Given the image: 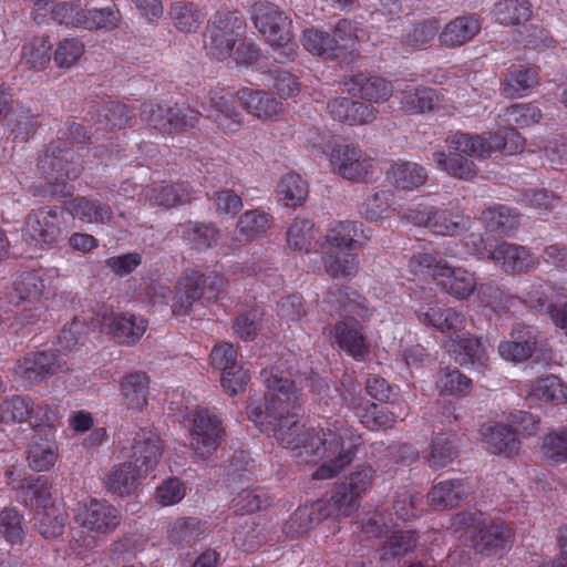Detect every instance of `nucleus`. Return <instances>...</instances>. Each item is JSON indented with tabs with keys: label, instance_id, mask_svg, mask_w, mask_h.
Here are the masks:
<instances>
[{
	"label": "nucleus",
	"instance_id": "obj_1",
	"mask_svg": "<svg viewBox=\"0 0 567 567\" xmlns=\"http://www.w3.org/2000/svg\"><path fill=\"white\" fill-rule=\"evenodd\" d=\"M264 382L268 390L266 410L255 408L250 419L260 425L267 421L275 439L286 449H302L300 454L315 458H327L312 474L315 480H328L348 466L361 444V436L344 421H326L324 426L305 430L296 417L303 401L293 381L275 373L265 372Z\"/></svg>",
	"mask_w": 567,
	"mask_h": 567
},
{
	"label": "nucleus",
	"instance_id": "obj_2",
	"mask_svg": "<svg viewBox=\"0 0 567 567\" xmlns=\"http://www.w3.org/2000/svg\"><path fill=\"white\" fill-rule=\"evenodd\" d=\"M375 471L363 466L352 472L344 481L336 484L328 501H317L299 506L285 525V532L292 537L299 536L329 517H348L360 506V498L373 482Z\"/></svg>",
	"mask_w": 567,
	"mask_h": 567
},
{
	"label": "nucleus",
	"instance_id": "obj_3",
	"mask_svg": "<svg viewBox=\"0 0 567 567\" xmlns=\"http://www.w3.org/2000/svg\"><path fill=\"white\" fill-rule=\"evenodd\" d=\"M38 169L47 183V193L51 196H71L73 187L68 181L76 179L83 165L80 155L65 142H52L43 156L39 158Z\"/></svg>",
	"mask_w": 567,
	"mask_h": 567
},
{
	"label": "nucleus",
	"instance_id": "obj_4",
	"mask_svg": "<svg viewBox=\"0 0 567 567\" xmlns=\"http://www.w3.org/2000/svg\"><path fill=\"white\" fill-rule=\"evenodd\" d=\"M252 20L257 30L268 39L275 62L285 64L297 55L298 45L292 39L291 21L271 2L252 6Z\"/></svg>",
	"mask_w": 567,
	"mask_h": 567
},
{
	"label": "nucleus",
	"instance_id": "obj_5",
	"mask_svg": "<svg viewBox=\"0 0 567 567\" xmlns=\"http://www.w3.org/2000/svg\"><path fill=\"white\" fill-rule=\"evenodd\" d=\"M225 286L224 277L215 271L202 274L190 270L179 280L174 298L173 312L187 316L196 302L216 301Z\"/></svg>",
	"mask_w": 567,
	"mask_h": 567
},
{
	"label": "nucleus",
	"instance_id": "obj_6",
	"mask_svg": "<svg viewBox=\"0 0 567 567\" xmlns=\"http://www.w3.org/2000/svg\"><path fill=\"white\" fill-rule=\"evenodd\" d=\"M64 227L65 213L61 207H42L29 214L23 235L28 245L27 252L33 256L37 247L55 246L63 238Z\"/></svg>",
	"mask_w": 567,
	"mask_h": 567
},
{
	"label": "nucleus",
	"instance_id": "obj_7",
	"mask_svg": "<svg viewBox=\"0 0 567 567\" xmlns=\"http://www.w3.org/2000/svg\"><path fill=\"white\" fill-rule=\"evenodd\" d=\"M52 19L69 28L86 30L113 29L121 20L115 4L101 9H84L79 2L62 1L51 9Z\"/></svg>",
	"mask_w": 567,
	"mask_h": 567
},
{
	"label": "nucleus",
	"instance_id": "obj_8",
	"mask_svg": "<svg viewBox=\"0 0 567 567\" xmlns=\"http://www.w3.org/2000/svg\"><path fill=\"white\" fill-rule=\"evenodd\" d=\"M44 280L37 272H22L17 277L12 288L4 293V300L8 306L16 308L22 307L20 322L32 324L38 317L37 307L39 298L44 290Z\"/></svg>",
	"mask_w": 567,
	"mask_h": 567
},
{
	"label": "nucleus",
	"instance_id": "obj_9",
	"mask_svg": "<svg viewBox=\"0 0 567 567\" xmlns=\"http://www.w3.org/2000/svg\"><path fill=\"white\" fill-rule=\"evenodd\" d=\"M414 224L441 236H460L471 227V218L458 210L424 206L412 213Z\"/></svg>",
	"mask_w": 567,
	"mask_h": 567
},
{
	"label": "nucleus",
	"instance_id": "obj_10",
	"mask_svg": "<svg viewBox=\"0 0 567 567\" xmlns=\"http://www.w3.org/2000/svg\"><path fill=\"white\" fill-rule=\"evenodd\" d=\"M76 523L96 536L115 530L122 520L120 511L105 499L91 498L78 506Z\"/></svg>",
	"mask_w": 567,
	"mask_h": 567
},
{
	"label": "nucleus",
	"instance_id": "obj_11",
	"mask_svg": "<svg viewBox=\"0 0 567 567\" xmlns=\"http://www.w3.org/2000/svg\"><path fill=\"white\" fill-rule=\"evenodd\" d=\"M190 445L196 455L206 458L212 455L220 444L224 433L220 419L208 409H198L192 417Z\"/></svg>",
	"mask_w": 567,
	"mask_h": 567
},
{
	"label": "nucleus",
	"instance_id": "obj_12",
	"mask_svg": "<svg viewBox=\"0 0 567 567\" xmlns=\"http://www.w3.org/2000/svg\"><path fill=\"white\" fill-rule=\"evenodd\" d=\"M514 533L504 520L483 523L472 536L473 549L482 557H503L513 545Z\"/></svg>",
	"mask_w": 567,
	"mask_h": 567
},
{
	"label": "nucleus",
	"instance_id": "obj_13",
	"mask_svg": "<svg viewBox=\"0 0 567 567\" xmlns=\"http://www.w3.org/2000/svg\"><path fill=\"white\" fill-rule=\"evenodd\" d=\"M537 351L545 352L539 340V331L534 326L516 324L509 339L498 344L499 355L511 362L519 363L532 358Z\"/></svg>",
	"mask_w": 567,
	"mask_h": 567
},
{
	"label": "nucleus",
	"instance_id": "obj_14",
	"mask_svg": "<svg viewBox=\"0 0 567 567\" xmlns=\"http://www.w3.org/2000/svg\"><path fill=\"white\" fill-rule=\"evenodd\" d=\"M330 163L334 173L355 182L363 181L373 168L372 161L352 144L336 145L330 154Z\"/></svg>",
	"mask_w": 567,
	"mask_h": 567
},
{
	"label": "nucleus",
	"instance_id": "obj_15",
	"mask_svg": "<svg viewBox=\"0 0 567 567\" xmlns=\"http://www.w3.org/2000/svg\"><path fill=\"white\" fill-rule=\"evenodd\" d=\"M0 421L4 424L29 422L37 429L50 422L49 410L34 404L29 396L12 395L0 402Z\"/></svg>",
	"mask_w": 567,
	"mask_h": 567
},
{
	"label": "nucleus",
	"instance_id": "obj_16",
	"mask_svg": "<svg viewBox=\"0 0 567 567\" xmlns=\"http://www.w3.org/2000/svg\"><path fill=\"white\" fill-rule=\"evenodd\" d=\"M163 454L159 435L147 429L132 434L128 457L147 476L155 470Z\"/></svg>",
	"mask_w": 567,
	"mask_h": 567
},
{
	"label": "nucleus",
	"instance_id": "obj_17",
	"mask_svg": "<svg viewBox=\"0 0 567 567\" xmlns=\"http://www.w3.org/2000/svg\"><path fill=\"white\" fill-rule=\"evenodd\" d=\"M334 340L340 350L357 361L363 360L370 352L363 327L353 317H343L336 322Z\"/></svg>",
	"mask_w": 567,
	"mask_h": 567
},
{
	"label": "nucleus",
	"instance_id": "obj_18",
	"mask_svg": "<svg viewBox=\"0 0 567 567\" xmlns=\"http://www.w3.org/2000/svg\"><path fill=\"white\" fill-rule=\"evenodd\" d=\"M62 370L59 355L52 351H39L24 358L17 368V374L25 385H32Z\"/></svg>",
	"mask_w": 567,
	"mask_h": 567
},
{
	"label": "nucleus",
	"instance_id": "obj_19",
	"mask_svg": "<svg viewBox=\"0 0 567 567\" xmlns=\"http://www.w3.org/2000/svg\"><path fill=\"white\" fill-rule=\"evenodd\" d=\"M434 279L440 289L457 300L467 299L477 287L473 272L464 268L439 266Z\"/></svg>",
	"mask_w": 567,
	"mask_h": 567
},
{
	"label": "nucleus",
	"instance_id": "obj_20",
	"mask_svg": "<svg viewBox=\"0 0 567 567\" xmlns=\"http://www.w3.org/2000/svg\"><path fill=\"white\" fill-rule=\"evenodd\" d=\"M145 477L146 475L136 464H133L132 461H125L111 467L104 478V487L113 495L126 497L135 493Z\"/></svg>",
	"mask_w": 567,
	"mask_h": 567
},
{
	"label": "nucleus",
	"instance_id": "obj_21",
	"mask_svg": "<svg viewBox=\"0 0 567 567\" xmlns=\"http://www.w3.org/2000/svg\"><path fill=\"white\" fill-rule=\"evenodd\" d=\"M420 323L441 332H458L465 327V316L452 307L432 305L415 311Z\"/></svg>",
	"mask_w": 567,
	"mask_h": 567
},
{
	"label": "nucleus",
	"instance_id": "obj_22",
	"mask_svg": "<svg viewBox=\"0 0 567 567\" xmlns=\"http://www.w3.org/2000/svg\"><path fill=\"white\" fill-rule=\"evenodd\" d=\"M346 91L369 102H384L392 95V84L385 79L365 73H357L343 83Z\"/></svg>",
	"mask_w": 567,
	"mask_h": 567
},
{
	"label": "nucleus",
	"instance_id": "obj_23",
	"mask_svg": "<svg viewBox=\"0 0 567 567\" xmlns=\"http://www.w3.org/2000/svg\"><path fill=\"white\" fill-rule=\"evenodd\" d=\"M210 114L218 127L226 133L236 132L240 126V114L230 93L223 89H214L209 92Z\"/></svg>",
	"mask_w": 567,
	"mask_h": 567
},
{
	"label": "nucleus",
	"instance_id": "obj_24",
	"mask_svg": "<svg viewBox=\"0 0 567 567\" xmlns=\"http://www.w3.org/2000/svg\"><path fill=\"white\" fill-rule=\"evenodd\" d=\"M326 301L332 309L344 317H360L362 319L370 317V310L364 297L359 295L350 287L334 285L329 288L326 295Z\"/></svg>",
	"mask_w": 567,
	"mask_h": 567
},
{
	"label": "nucleus",
	"instance_id": "obj_25",
	"mask_svg": "<svg viewBox=\"0 0 567 567\" xmlns=\"http://www.w3.org/2000/svg\"><path fill=\"white\" fill-rule=\"evenodd\" d=\"M491 257L508 274L527 271L535 264L526 247L506 241L496 245L491 251Z\"/></svg>",
	"mask_w": 567,
	"mask_h": 567
},
{
	"label": "nucleus",
	"instance_id": "obj_26",
	"mask_svg": "<svg viewBox=\"0 0 567 567\" xmlns=\"http://www.w3.org/2000/svg\"><path fill=\"white\" fill-rule=\"evenodd\" d=\"M468 496V485L461 478L442 481L427 493L429 504L435 511L452 509Z\"/></svg>",
	"mask_w": 567,
	"mask_h": 567
},
{
	"label": "nucleus",
	"instance_id": "obj_27",
	"mask_svg": "<svg viewBox=\"0 0 567 567\" xmlns=\"http://www.w3.org/2000/svg\"><path fill=\"white\" fill-rule=\"evenodd\" d=\"M386 178L396 189L410 192L426 183L427 171L417 163L398 161L388 169Z\"/></svg>",
	"mask_w": 567,
	"mask_h": 567
},
{
	"label": "nucleus",
	"instance_id": "obj_28",
	"mask_svg": "<svg viewBox=\"0 0 567 567\" xmlns=\"http://www.w3.org/2000/svg\"><path fill=\"white\" fill-rule=\"evenodd\" d=\"M481 30V19L476 13L460 16L450 21L440 34L446 47H460L471 41Z\"/></svg>",
	"mask_w": 567,
	"mask_h": 567
},
{
	"label": "nucleus",
	"instance_id": "obj_29",
	"mask_svg": "<svg viewBox=\"0 0 567 567\" xmlns=\"http://www.w3.org/2000/svg\"><path fill=\"white\" fill-rule=\"evenodd\" d=\"M481 433L487 450L494 454L513 456L519 450L520 442L515 431L508 425L502 423L483 425Z\"/></svg>",
	"mask_w": 567,
	"mask_h": 567
},
{
	"label": "nucleus",
	"instance_id": "obj_30",
	"mask_svg": "<svg viewBox=\"0 0 567 567\" xmlns=\"http://www.w3.org/2000/svg\"><path fill=\"white\" fill-rule=\"evenodd\" d=\"M362 227V223L357 220L339 221L329 229L327 243L336 248L357 249L370 238L371 230H364Z\"/></svg>",
	"mask_w": 567,
	"mask_h": 567
},
{
	"label": "nucleus",
	"instance_id": "obj_31",
	"mask_svg": "<svg viewBox=\"0 0 567 567\" xmlns=\"http://www.w3.org/2000/svg\"><path fill=\"white\" fill-rule=\"evenodd\" d=\"M17 501L25 507H44L52 498V482L45 475H28L24 485H20Z\"/></svg>",
	"mask_w": 567,
	"mask_h": 567
},
{
	"label": "nucleus",
	"instance_id": "obj_32",
	"mask_svg": "<svg viewBox=\"0 0 567 567\" xmlns=\"http://www.w3.org/2000/svg\"><path fill=\"white\" fill-rule=\"evenodd\" d=\"M331 115L351 124H364L375 118V109L371 104L353 101L349 97H338L328 103Z\"/></svg>",
	"mask_w": 567,
	"mask_h": 567
},
{
	"label": "nucleus",
	"instance_id": "obj_33",
	"mask_svg": "<svg viewBox=\"0 0 567 567\" xmlns=\"http://www.w3.org/2000/svg\"><path fill=\"white\" fill-rule=\"evenodd\" d=\"M71 214L83 223L107 224L113 219L112 207L97 198L79 196L70 203Z\"/></svg>",
	"mask_w": 567,
	"mask_h": 567
},
{
	"label": "nucleus",
	"instance_id": "obj_34",
	"mask_svg": "<svg viewBox=\"0 0 567 567\" xmlns=\"http://www.w3.org/2000/svg\"><path fill=\"white\" fill-rule=\"evenodd\" d=\"M58 458V445L49 433L32 436L28 447V464L37 472L50 470Z\"/></svg>",
	"mask_w": 567,
	"mask_h": 567
},
{
	"label": "nucleus",
	"instance_id": "obj_35",
	"mask_svg": "<svg viewBox=\"0 0 567 567\" xmlns=\"http://www.w3.org/2000/svg\"><path fill=\"white\" fill-rule=\"evenodd\" d=\"M458 456L456 434L453 431L433 434L427 455V464L433 470H441Z\"/></svg>",
	"mask_w": 567,
	"mask_h": 567
},
{
	"label": "nucleus",
	"instance_id": "obj_36",
	"mask_svg": "<svg viewBox=\"0 0 567 567\" xmlns=\"http://www.w3.org/2000/svg\"><path fill=\"white\" fill-rule=\"evenodd\" d=\"M237 96L247 112L258 118L271 117L281 110V103L264 91L243 87L237 91Z\"/></svg>",
	"mask_w": 567,
	"mask_h": 567
},
{
	"label": "nucleus",
	"instance_id": "obj_37",
	"mask_svg": "<svg viewBox=\"0 0 567 567\" xmlns=\"http://www.w3.org/2000/svg\"><path fill=\"white\" fill-rule=\"evenodd\" d=\"M482 220L491 231L508 236L519 225V213L507 205L495 204L482 212Z\"/></svg>",
	"mask_w": 567,
	"mask_h": 567
},
{
	"label": "nucleus",
	"instance_id": "obj_38",
	"mask_svg": "<svg viewBox=\"0 0 567 567\" xmlns=\"http://www.w3.org/2000/svg\"><path fill=\"white\" fill-rule=\"evenodd\" d=\"M538 82V74L534 68L513 65L505 74L502 92L507 99L524 96Z\"/></svg>",
	"mask_w": 567,
	"mask_h": 567
},
{
	"label": "nucleus",
	"instance_id": "obj_39",
	"mask_svg": "<svg viewBox=\"0 0 567 567\" xmlns=\"http://www.w3.org/2000/svg\"><path fill=\"white\" fill-rule=\"evenodd\" d=\"M402 109L411 114L434 111L440 104L437 92L429 86L408 87L401 92Z\"/></svg>",
	"mask_w": 567,
	"mask_h": 567
},
{
	"label": "nucleus",
	"instance_id": "obj_40",
	"mask_svg": "<svg viewBox=\"0 0 567 567\" xmlns=\"http://www.w3.org/2000/svg\"><path fill=\"white\" fill-rule=\"evenodd\" d=\"M433 161L440 169L458 179L472 181L477 175L475 163L460 153L434 152Z\"/></svg>",
	"mask_w": 567,
	"mask_h": 567
},
{
	"label": "nucleus",
	"instance_id": "obj_41",
	"mask_svg": "<svg viewBox=\"0 0 567 567\" xmlns=\"http://www.w3.org/2000/svg\"><path fill=\"white\" fill-rule=\"evenodd\" d=\"M134 113L124 103L111 101L97 113L95 121V133L100 131L121 130L131 125Z\"/></svg>",
	"mask_w": 567,
	"mask_h": 567
},
{
	"label": "nucleus",
	"instance_id": "obj_42",
	"mask_svg": "<svg viewBox=\"0 0 567 567\" xmlns=\"http://www.w3.org/2000/svg\"><path fill=\"white\" fill-rule=\"evenodd\" d=\"M303 48L313 55L324 60H341L339 47L329 31L320 29H306L302 35Z\"/></svg>",
	"mask_w": 567,
	"mask_h": 567
},
{
	"label": "nucleus",
	"instance_id": "obj_43",
	"mask_svg": "<svg viewBox=\"0 0 567 567\" xmlns=\"http://www.w3.org/2000/svg\"><path fill=\"white\" fill-rule=\"evenodd\" d=\"M34 528L47 539L55 538L63 534L66 513L54 505L41 507L34 515Z\"/></svg>",
	"mask_w": 567,
	"mask_h": 567
},
{
	"label": "nucleus",
	"instance_id": "obj_44",
	"mask_svg": "<svg viewBox=\"0 0 567 567\" xmlns=\"http://www.w3.org/2000/svg\"><path fill=\"white\" fill-rule=\"evenodd\" d=\"M533 14L528 0H501L493 8V16L502 25H517L526 22Z\"/></svg>",
	"mask_w": 567,
	"mask_h": 567
},
{
	"label": "nucleus",
	"instance_id": "obj_45",
	"mask_svg": "<svg viewBox=\"0 0 567 567\" xmlns=\"http://www.w3.org/2000/svg\"><path fill=\"white\" fill-rule=\"evenodd\" d=\"M177 233L197 248H208L217 241L219 230L213 223L187 220L177 225Z\"/></svg>",
	"mask_w": 567,
	"mask_h": 567
},
{
	"label": "nucleus",
	"instance_id": "obj_46",
	"mask_svg": "<svg viewBox=\"0 0 567 567\" xmlns=\"http://www.w3.org/2000/svg\"><path fill=\"white\" fill-rule=\"evenodd\" d=\"M245 19L238 11L218 10L208 20L206 32H219L240 40L245 33Z\"/></svg>",
	"mask_w": 567,
	"mask_h": 567
},
{
	"label": "nucleus",
	"instance_id": "obj_47",
	"mask_svg": "<svg viewBox=\"0 0 567 567\" xmlns=\"http://www.w3.org/2000/svg\"><path fill=\"white\" fill-rule=\"evenodd\" d=\"M193 198V188L186 182L156 186L151 190L154 204L167 208L190 203Z\"/></svg>",
	"mask_w": 567,
	"mask_h": 567
},
{
	"label": "nucleus",
	"instance_id": "obj_48",
	"mask_svg": "<svg viewBox=\"0 0 567 567\" xmlns=\"http://www.w3.org/2000/svg\"><path fill=\"white\" fill-rule=\"evenodd\" d=\"M150 379L144 372L125 375L121 383V393L127 406L141 409L147 402Z\"/></svg>",
	"mask_w": 567,
	"mask_h": 567
},
{
	"label": "nucleus",
	"instance_id": "obj_49",
	"mask_svg": "<svg viewBox=\"0 0 567 567\" xmlns=\"http://www.w3.org/2000/svg\"><path fill=\"white\" fill-rule=\"evenodd\" d=\"M146 330V321L133 315H118L114 317L111 331L113 337L123 344H132L141 339Z\"/></svg>",
	"mask_w": 567,
	"mask_h": 567
},
{
	"label": "nucleus",
	"instance_id": "obj_50",
	"mask_svg": "<svg viewBox=\"0 0 567 567\" xmlns=\"http://www.w3.org/2000/svg\"><path fill=\"white\" fill-rule=\"evenodd\" d=\"M174 25L182 32H195L205 19V14L194 2L176 1L169 10Z\"/></svg>",
	"mask_w": 567,
	"mask_h": 567
},
{
	"label": "nucleus",
	"instance_id": "obj_51",
	"mask_svg": "<svg viewBox=\"0 0 567 567\" xmlns=\"http://www.w3.org/2000/svg\"><path fill=\"white\" fill-rule=\"evenodd\" d=\"M277 195L286 207H296L306 200L308 184L298 174H286L278 183Z\"/></svg>",
	"mask_w": 567,
	"mask_h": 567
},
{
	"label": "nucleus",
	"instance_id": "obj_52",
	"mask_svg": "<svg viewBox=\"0 0 567 567\" xmlns=\"http://www.w3.org/2000/svg\"><path fill=\"white\" fill-rule=\"evenodd\" d=\"M326 272L333 278L352 277L358 271V257L348 251H327L323 256Z\"/></svg>",
	"mask_w": 567,
	"mask_h": 567
},
{
	"label": "nucleus",
	"instance_id": "obj_53",
	"mask_svg": "<svg viewBox=\"0 0 567 567\" xmlns=\"http://www.w3.org/2000/svg\"><path fill=\"white\" fill-rule=\"evenodd\" d=\"M271 498L261 487L243 488L231 501V508L236 514H250L268 507Z\"/></svg>",
	"mask_w": 567,
	"mask_h": 567
},
{
	"label": "nucleus",
	"instance_id": "obj_54",
	"mask_svg": "<svg viewBox=\"0 0 567 567\" xmlns=\"http://www.w3.org/2000/svg\"><path fill=\"white\" fill-rule=\"evenodd\" d=\"M395 408V404L390 401L385 405L370 403L364 409V413L360 414L361 422L371 430L391 427L399 417Z\"/></svg>",
	"mask_w": 567,
	"mask_h": 567
},
{
	"label": "nucleus",
	"instance_id": "obj_55",
	"mask_svg": "<svg viewBox=\"0 0 567 567\" xmlns=\"http://www.w3.org/2000/svg\"><path fill=\"white\" fill-rule=\"evenodd\" d=\"M205 533V524L197 518L186 517L174 523L169 533V539L173 544L183 546L203 538Z\"/></svg>",
	"mask_w": 567,
	"mask_h": 567
},
{
	"label": "nucleus",
	"instance_id": "obj_56",
	"mask_svg": "<svg viewBox=\"0 0 567 567\" xmlns=\"http://www.w3.org/2000/svg\"><path fill=\"white\" fill-rule=\"evenodd\" d=\"M477 298L482 306L494 312L505 311L509 308L512 296L495 282H485L476 287Z\"/></svg>",
	"mask_w": 567,
	"mask_h": 567
},
{
	"label": "nucleus",
	"instance_id": "obj_57",
	"mask_svg": "<svg viewBox=\"0 0 567 567\" xmlns=\"http://www.w3.org/2000/svg\"><path fill=\"white\" fill-rule=\"evenodd\" d=\"M255 463L246 451H236L227 465V482L230 487L252 480Z\"/></svg>",
	"mask_w": 567,
	"mask_h": 567
},
{
	"label": "nucleus",
	"instance_id": "obj_58",
	"mask_svg": "<svg viewBox=\"0 0 567 567\" xmlns=\"http://www.w3.org/2000/svg\"><path fill=\"white\" fill-rule=\"evenodd\" d=\"M417 544L416 534L412 530H400L386 538L382 546V559L398 558L412 553Z\"/></svg>",
	"mask_w": 567,
	"mask_h": 567
},
{
	"label": "nucleus",
	"instance_id": "obj_59",
	"mask_svg": "<svg viewBox=\"0 0 567 567\" xmlns=\"http://www.w3.org/2000/svg\"><path fill=\"white\" fill-rule=\"evenodd\" d=\"M393 202L390 190H379L367 197L360 206V215L370 221H377L389 216Z\"/></svg>",
	"mask_w": 567,
	"mask_h": 567
},
{
	"label": "nucleus",
	"instance_id": "obj_60",
	"mask_svg": "<svg viewBox=\"0 0 567 567\" xmlns=\"http://www.w3.org/2000/svg\"><path fill=\"white\" fill-rule=\"evenodd\" d=\"M439 31V23L434 19H426L414 23L403 35L402 43L406 49L416 50L430 43Z\"/></svg>",
	"mask_w": 567,
	"mask_h": 567
},
{
	"label": "nucleus",
	"instance_id": "obj_61",
	"mask_svg": "<svg viewBox=\"0 0 567 567\" xmlns=\"http://www.w3.org/2000/svg\"><path fill=\"white\" fill-rule=\"evenodd\" d=\"M452 351L457 354L455 360L461 364L478 363L482 365L486 359L485 351L480 339L473 336L458 337L453 343Z\"/></svg>",
	"mask_w": 567,
	"mask_h": 567
},
{
	"label": "nucleus",
	"instance_id": "obj_62",
	"mask_svg": "<svg viewBox=\"0 0 567 567\" xmlns=\"http://www.w3.org/2000/svg\"><path fill=\"white\" fill-rule=\"evenodd\" d=\"M0 534L10 544H21L25 530L23 515L16 508L6 507L0 512Z\"/></svg>",
	"mask_w": 567,
	"mask_h": 567
},
{
	"label": "nucleus",
	"instance_id": "obj_63",
	"mask_svg": "<svg viewBox=\"0 0 567 567\" xmlns=\"http://www.w3.org/2000/svg\"><path fill=\"white\" fill-rule=\"evenodd\" d=\"M532 393L538 400L557 404L564 403L567 399L561 380L554 374L539 378L533 385Z\"/></svg>",
	"mask_w": 567,
	"mask_h": 567
},
{
	"label": "nucleus",
	"instance_id": "obj_64",
	"mask_svg": "<svg viewBox=\"0 0 567 567\" xmlns=\"http://www.w3.org/2000/svg\"><path fill=\"white\" fill-rule=\"evenodd\" d=\"M310 391L313 401L322 412H332L340 406L339 389H332L324 379L319 377L311 379Z\"/></svg>",
	"mask_w": 567,
	"mask_h": 567
}]
</instances>
